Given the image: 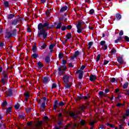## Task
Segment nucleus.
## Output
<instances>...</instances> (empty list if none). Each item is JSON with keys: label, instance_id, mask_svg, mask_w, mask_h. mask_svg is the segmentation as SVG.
Instances as JSON below:
<instances>
[{"label": "nucleus", "instance_id": "3", "mask_svg": "<svg viewBox=\"0 0 129 129\" xmlns=\"http://www.w3.org/2000/svg\"><path fill=\"white\" fill-rule=\"evenodd\" d=\"M21 21H22V17H19L18 18L15 19L13 20L8 21V24L11 26H17V25H18V23Z\"/></svg>", "mask_w": 129, "mask_h": 129}, {"label": "nucleus", "instance_id": "30", "mask_svg": "<svg viewBox=\"0 0 129 129\" xmlns=\"http://www.w3.org/2000/svg\"><path fill=\"white\" fill-rule=\"evenodd\" d=\"M12 108H13V107H12V106L8 107L6 110V112L7 113H10V112H11Z\"/></svg>", "mask_w": 129, "mask_h": 129}, {"label": "nucleus", "instance_id": "18", "mask_svg": "<svg viewBox=\"0 0 129 129\" xmlns=\"http://www.w3.org/2000/svg\"><path fill=\"white\" fill-rule=\"evenodd\" d=\"M62 27V22H59L58 23H56V27H55L56 29L57 30H60Z\"/></svg>", "mask_w": 129, "mask_h": 129}, {"label": "nucleus", "instance_id": "60", "mask_svg": "<svg viewBox=\"0 0 129 129\" xmlns=\"http://www.w3.org/2000/svg\"><path fill=\"white\" fill-rule=\"evenodd\" d=\"M109 91H110V90H109V89H107V88H106L104 91L105 93H108V92H109Z\"/></svg>", "mask_w": 129, "mask_h": 129}, {"label": "nucleus", "instance_id": "58", "mask_svg": "<svg viewBox=\"0 0 129 129\" xmlns=\"http://www.w3.org/2000/svg\"><path fill=\"white\" fill-rule=\"evenodd\" d=\"M85 67H86V66L85 65H83L81 67V70H84V69H85Z\"/></svg>", "mask_w": 129, "mask_h": 129}, {"label": "nucleus", "instance_id": "6", "mask_svg": "<svg viewBox=\"0 0 129 129\" xmlns=\"http://www.w3.org/2000/svg\"><path fill=\"white\" fill-rule=\"evenodd\" d=\"M82 25V22H79L78 23V25H77V33H78L79 34H80V33H81L83 30V29H84L82 28V27L81 26Z\"/></svg>", "mask_w": 129, "mask_h": 129}, {"label": "nucleus", "instance_id": "37", "mask_svg": "<svg viewBox=\"0 0 129 129\" xmlns=\"http://www.w3.org/2000/svg\"><path fill=\"white\" fill-rule=\"evenodd\" d=\"M111 54H115V53H116V49L114 48H112L111 50Z\"/></svg>", "mask_w": 129, "mask_h": 129}, {"label": "nucleus", "instance_id": "16", "mask_svg": "<svg viewBox=\"0 0 129 129\" xmlns=\"http://www.w3.org/2000/svg\"><path fill=\"white\" fill-rule=\"evenodd\" d=\"M6 94H7L8 96H12V95H13V90H12V89H9L6 92Z\"/></svg>", "mask_w": 129, "mask_h": 129}, {"label": "nucleus", "instance_id": "57", "mask_svg": "<svg viewBox=\"0 0 129 129\" xmlns=\"http://www.w3.org/2000/svg\"><path fill=\"white\" fill-rule=\"evenodd\" d=\"M124 39L126 40V42H129V37L127 36H125Z\"/></svg>", "mask_w": 129, "mask_h": 129}, {"label": "nucleus", "instance_id": "47", "mask_svg": "<svg viewBox=\"0 0 129 129\" xmlns=\"http://www.w3.org/2000/svg\"><path fill=\"white\" fill-rule=\"evenodd\" d=\"M100 57H101V55L100 54H98L97 56V59H96V62H98L99 60H100Z\"/></svg>", "mask_w": 129, "mask_h": 129}, {"label": "nucleus", "instance_id": "61", "mask_svg": "<svg viewBox=\"0 0 129 129\" xmlns=\"http://www.w3.org/2000/svg\"><path fill=\"white\" fill-rule=\"evenodd\" d=\"M66 63H67V60H66L65 59H63L62 61V65H65V64H66Z\"/></svg>", "mask_w": 129, "mask_h": 129}, {"label": "nucleus", "instance_id": "64", "mask_svg": "<svg viewBox=\"0 0 129 129\" xmlns=\"http://www.w3.org/2000/svg\"><path fill=\"white\" fill-rule=\"evenodd\" d=\"M38 125L39 126H42V121H39V122H38Z\"/></svg>", "mask_w": 129, "mask_h": 129}, {"label": "nucleus", "instance_id": "15", "mask_svg": "<svg viewBox=\"0 0 129 129\" xmlns=\"http://www.w3.org/2000/svg\"><path fill=\"white\" fill-rule=\"evenodd\" d=\"M49 82V77H44L43 79V82L44 84H48V82Z\"/></svg>", "mask_w": 129, "mask_h": 129}, {"label": "nucleus", "instance_id": "28", "mask_svg": "<svg viewBox=\"0 0 129 129\" xmlns=\"http://www.w3.org/2000/svg\"><path fill=\"white\" fill-rule=\"evenodd\" d=\"M50 61H51V59L50 58V57L49 56H47L45 57L46 63H50Z\"/></svg>", "mask_w": 129, "mask_h": 129}, {"label": "nucleus", "instance_id": "38", "mask_svg": "<svg viewBox=\"0 0 129 129\" xmlns=\"http://www.w3.org/2000/svg\"><path fill=\"white\" fill-rule=\"evenodd\" d=\"M106 125H108L109 126H110V127H111V128H114V124H110L109 123H107L106 124Z\"/></svg>", "mask_w": 129, "mask_h": 129}, {"label": "nucleus", "instance_id": "20", "mask_svg": "<svg viewBox=\"0 0 129 129\" xmlns=\"http://www.w3.org/2000/svg\"><path fill=\"white\" fill-rule=\"evenodd\" d=\"M68 9V7L67 6L62 7L60 10V12L63 13V12H65V11H67Z\"/></svg>", "mask_w": 129, "mask_h": 129}, {"label": "nucleus", "instance_id": "4", "mask_svg": "<svg viewBox=\"0 0 129 129\" xmlns=\"http://www.w3.org/2000/svg\"><path fill=\"white\" fill-rule=\"evenodd\" d=\"M2 75L3 76L1 77L2 80L1 82L3 84L5 85L7 82H8V80H9V77H8V74L5 73L4 72L2 73Z\"/></svg>", "mask_w": 129, "mask_h": 129}, {"label": "nucleus", "instance_id": "54", "mask_svg": "<svg viewBox=\"0 0 129 129\" xmlns=\"http://www.w3.org/2000/svg\"><path fill=\"white\" fill-rule=\"evenodd\" d=\"M72 29V25H68L67 26V30H71Z\"/></svg>", "mask_w": 129, "mask_h": 129}, {"label": "nucleus", "instance_id": "29", "mask_svg": "<svg viewBox=\"0 0 129 129\" xmlns=\"http://www.w3.org/2000/svg\"><path fill=\"white\" fill-rule=\"evenodd\" d=\"M7 105H8V102L6 101H5L2 103L1 106L2 107H5L7 106Z\"/></svg>", "mask_w": 129, "mask_h": 129}, {"label": "nucleus", "instance_id": "12", "mask_svg": "<svg viewBox=\"0 0 129 129\" xmlns=\"http://www.w3.org/2000/svg\"><path fill=\"white\" fill-rule=\"evenodd\" d=\"M58 106H59V103L58 102V100H56L54 101V103L53 104V109H54V110H56V109H57V108L58 107Z\"/></svg>", "mask_w": 129, "mask_h": 129}, {"label": "nucleus", "instance_id": "51", "mask_svg": "<svg viewBox=\"0 0 129 129\" xmlns=\"http://www.w3.org/2000/svg\"><path fill=\"white\" fill-rule=\"evenodd\" d=\"M26 112H30V111H32V108H27L25 109Z\"/></svg>", "mask_w": 129, "mask_h": 129}, {"label": "nucleus", "instance_id": "50", "mask_svg": "<svg viewBox=\"0 0 129 129\" xmlns=\"http://www.w3.org/2000/svg\"><path fill=\"white\" fill-rule=\"evenodd\" d=\"M18 116L19 118H24L25 117V114H19Z\"/></svg>", "mask_w": 129, "mask_h": 129}, {"label": "nucleus", "instance_id": "8", "mask_svg": "<svg viewBox=\"0 0 129 129\" xmlns=\"http://www.w3.org/2000/svg\"><path fill=\"white\" fill-rule=\"evenodd\" d=\"M70 116H71V117H73L74 119H77L78 117H79V116H78V113H74V112H71L69 113Z\"/></svg>", "mask_w": 129, "mask_h": 129}, {"label": "nucleus", "instance_id": "24", "mask_svg": "<svg viewBox=\"0 0 129 129\" xmlns=\"http://www.w3.org/2000/svg\"><path fill=\"white\" fill-rule=\"evenodd\" d=\"M128 87V82L125 83L122 86L123 89H126V88H127Z\"/></svg>", "mask_w": 129, "mask_h": 129}, {"label": "nucleus", "instance_id": "45", "mask_svg": "<svg viewBox=\"0 0 129 129\" xmlns=\"http://www.w3.org/2000/svg\"><path fill=\"white\" fill-rule=\"evenodd\" d=\"M59 106H64V105H65V104L64 103V102H63V101H60L59 103H58Z\"/></svg>", "mask_w": 129, "mask_h": 129}, {"label": "nucleus", "instance_id": "13", "mask_svg": "<svg viewBox=\"0 0 129 129\" xmlns=\"http://www.w3.org/2000/svg\"><path fill=\"white\" fill-rule=\"evenodd\" d=\"M123 38V37H122V36L118 37L117 38V39L115 40L114 43L115 44H117V43H119V42H120V41H122V42H123V39H122Z\"/></svg>", "mask_w": 129, "mask_h": 129}, {"label": "nucleus", "instance_id": "7", "mask_svg": "<svg viewBox=\"0 0 129 129\" xmlns=\"http://www.w3.org/2000/svg\"><path fill=\"white\" fill-rule=\"evenodd\" d=\"M123 55H122L120 56H118L117 58V61L120 64V65H122V64H124V61L123 60Z\"/></svg>", "mask_w": 129, "mask_h": 129}, {"label": "nucleus", "instance_id": "44", "mask_svg": "<svg viewBox=\"0 0 129 129\" xmlns=\"http://www.w3.org/2000/svg\"><path fill=\"white\" fill-rule=\"evenodd\" d=\"M124 115H126V117L129 116V109L125 110V113Z\"/></svg>", "mask_w": 129, "mask_h": 129}, {"label": "nucleus", "instance_id": "52", "mask_svg": "<svg viewBox=\"0 0 129 129\" xmlns=\"http://www.w3.org/2000/svg\"><path fill=\"white\" fill-rule=\"evenodd\" d=\"M124 91H125V95H128L129 96V89L128 90H124Z\"/></svg>", "mask_w": 129, "mask_h": 129}, {"label": "nucleus", "instance_id": "56", "mask_svg": "<svg viewBox=\"0 0 129 129\" xmlns=\"http://www.w3.org/2000/svg\"><path fill=\"white\" fill-rule=\"evenodd\" d=\"M108 63H109V61L104 60L103 65H107V64H108Z\"/></svg>", "mask_w": 129, "mask_h": 129}, {"label": "nucleus", "instance_id": "25", "mask_svg": "<svg viewBox=\"0 0 129 129\" xmlns=\"http://www.w3.org/2000/svg\"><path fill=\"white\" fill-rule=\"evenodd\" d=\"M115 17L116 20H117L118 21H119V20L121 19V15H120V14H116L115 15Z\"/></svg>", "mask_w": 129, "mask_h": 129}, {"label": "nucleus", "instance_id": "41", "mask_svg": "<svg viewBox=\"0 0 129 129\" xmlns=\"http://www.w3.org/2000/svg\"><path fill=\"white\" fill-rule=\"evenodd\" d=\"M54 47H55V44H50L49 45V49L50 50H53V48H54Z\"/></svg>", "mask_w": 129, "mask_h": 129}, {"label": "nucleus", "instance_id": "21", "mask_svg": "<svg viewBox=\"0 0 129 129\" xmlns=\"http://www.w3.org/2000/svg\"><path fill=\"white\" fill-rule=\"evenodd\" d=\"M66 38H67L68 40H70V39H71V38H72V34L71 33H68L67 34Z\"/></svg>", "mask_w": 129, "mask_h": 129}, {"label": "nucleus", "instance_id": "59", "mask_svg": "<svg viewBox=\"0 0 129 129\" xmlns=\"http://www.w3.org/2000/svg\"><path fill=\"white\" fill-rule=\"evenodd\" d=\"M80 109L82 110V111H84V109H85V106H81Z\"/></svg>", "mask_w": 129, "mask_h": 129}, {"label": "nucleus", "instance_id": "5", "mask_svg": "<svg viewBox=\"0 0 129 129\" xmlns=\"http://www.w3.org/2000/svg\"><path fill=\"white\" fill-rule=\"evenodd\" d=\"M63 67L64 68L63 70L62 69L61 66H59L57 68V70L58 71V75H59V76H61V75H62V74H63V73L65 72V71L66 70V69H67V68L66 67V66H64Z\"/></svg>", "mask_w": 129, "mask_h": 129}, {"label": "nucleus", "instance_id": "39", "mask_svg": "<svg viewBox=\"0 0 129 129\" xmlns=\"http://www.w3.org/2000/svg\"><path fill=\"white\" fill-rule=\"evenodd\" d=\"M83 98L85 100H87V99H88L89 98H90V96H89V95H87V96H83Z\"/></svg>", "mask_w": 129, "mask_h": 129}, {"label": "nucleus", "instance_id": "63", "mask_svg": "<svg viewBox=\"0 0 129 129\" xmlns=\"http://www.w3.org/2000/svg\"><path fill=\"white\" fill-rule=\"evenodd\" d=\"M24 95L26 97H30V95L29 94V93H26L25 94H24Z\"/></svg>", "mask_w": 129, "mask_h": 129}, {"label": "nucleus", "instance_id": "36", "mask_svg": "<svg viewBox=\"0 0 129 129\" xmlns=\"http://www.w3.org/2000/svg\"><path fill=\"white\" fill-rule=\"evenodd\" d=\"M47 47V44L45 43H43L42 45L41 46V49H46V48Z\"/></svg>", "mask_w": 129, "mask_h": 129}, {"label": "nucleus", "instance_id": "53", "mask_svg": "<svg viewBox=\"0 0 129 129\" xmlns=\"http://www.w3.org/2000/svg\"><path fill=\"white\" fill-rule=\"evenodd\" d=\"M77 98L78 100H80V99H82V98H83V96H82L81 94H80V95L78 96Z\"/></svg>", "mask_w": 129, "mask_h": 129}, {"label": "nucleus", "instance_id": "48", "mask_svg": "<svg viewBox=\"0 0 129 129\" xmlns=\"http://www.w3.org/2000/svg\"><path fill=\"white\" fill-rule=\"evenodd\" d=\"M5 46V43L4 42L1 41L0 42V48H4V46Z\"/></svg>", "mask_w": 129, "mask_h": 129}, {"label": "nucleus", "instance_id": "49", "mask_svg": "<svg viewBox=\"0 0 129 129\" xmlns=\"http://www.w3.org/2000/svg\"><path fill=\"white\" fill-rule=\"evenodd\" d=\"M110 82H112V83H113L114 82H116V83H117V82H116V81L115 80V78H112L111 79V80H110Z\"/></svg>", "mask_w": 129, "mask_h": 129}, {"label": "nucleus", "instance_id": "9", "mask_svg": "<svg viewBox=\"0 0 129 129\" xmlns=\"http://www.w3.org/2000/svg\"><path fill=\"white\" fill-rule=\"evenodd\" d=\"M76 73V74H79V79L81 80L83 78V71L81 70H78Z\"/></svg>", "mask_w": 129, "mask_h": 129}, {"label": "nucleus", "instance_id": "55", "mask_svg": "<svg viewBox=\"0 0 129 129\" xmlns=\"http://www.w3.org/2000/svg\"><path fill=\"white\" fill-rule=\"evenodd\" d=\"M93 14H94V10H93V9L90 10L89 14L90 15H93Z\"/></svg>", "mask_w": 129, "mask_h": 129}, {"label": "nucleus", "instance_id": "42", "mask_svg": "<svg viewBox=\"0 0 129 129\" xmlns=\"http://www.w3.org/2000/svg\"><path fill=\"white\" fill-rule=\"evenodd\" d=\"M54 88H57V84L56 83L52 84L51 86V89H54Z\"/></svg>", "mask_w": 129, "mask_h": 129}, {"label": "nucleus", "instance_id": "10", "mask_svg": "<svg viewBox=\"0 0 129 129\" xmlns=\"http://www.w3.org/2000/svg\"><path fill=\"white\" fill-rule=\"evenodd\" d=\"M70 78V77H69V76H67V75L63 76V80L64 83H69Z\"/></svg>", "mask_w": 129, "mask_h": 129}, {"label": "nucleus", "instance_id": "43", "mask_svg": "<svg viewBox=\"0 0 129 129\" xmlns=\"http://www.w3.org/2000/svg\"><path fill=\"white\" fill-rule=\"evenodd\" d=\"M41 107L42 108H45L46 107V103L45 102H43L41 103Z\"/></svg>", "mask_w": 129, "mask_h": 129}, {"label": "nucleus", "instance_id": "23", "mask_svg": "<svg viewBox=\"0 0 129 129\" xmlns=\"http://www.w3.org/2000/svg\"><path fill=\"white\" fill-rule=\"evenodd\" d=\"M81 54V52H80L79 51L77 50L75 52L74 55H75V57L77 58V57H78L79 55H80Z\"/></svg>", "mask_w": 129, "mask_h": 129}, {"label": "nucleus", "instance_id": "35", "mask_svg": "<svg viewBox=\"0 0 129 129\" xmlns=\"http://www.w3.org/2000/svg\"><path fill=\"white\" fill-rule=\"evenodd\" d=\"M89 47H88V49L89 50L90 49H91V47L92 45H93V42L90 41L88 43Z\"/></svg>", "mask_w": 129, "mask_h": 129}, {"label": "nucleus", "instance_id": "17", "mask_svg": "<svg viewBox=\"0 0 129 129\" xmlns=\"http://www.w3.org/2000/svg\"><path fill=\"white\" fill-rule=\"evenodd\" d=\"M95 80H96V76L93 75H91L90 77V81L93 82V81H95Z\"/></svg>", "mask_w": 129, "mask_h": 129}, {"label": "nucleus", "instance_id": "2", "mask_svg": "<svg viewBox=\"0 0 129 129\" xmlns=\"http://www.w3.org/2000/svg\"><path fill=\"white\" fill-rule=\"evenodd\" d=\"M17 33L18 30L17 29H14L11 31L7 30L5 33V38L6 39H11L12 37H16Z\"/></svg>", "mask_w": 129, "mask_h": 129}, {"label": "nucleus", "instance_id": "32", "mask_svg": "<svg viewBox=\"0 0 129 129\" xmlns=\"http://www.w3.org/2000/svg\"><path fill=\"white\" fill-rule=\"evenodd\" d=\"M20 106L21 105L19 104V103H17L14 106V108H15V109H19Z\"/></svg>", "mask_w": 129, "mask_h": 129}, {"label": "nucleus", "instance_id": "27", "mask_svg": "<svg viewBox=\"0 0 129 129\" xmlns=\"http://www.w3.org/2000/svg\"><path fill=\"white\" fill-rule=\"evenodd\" d=\"M4 5L6 8H9L10 7V4H9V2L5 1L4 3Z\"/></svg>", "mask_w": 129, "mask_h": 129}, {"label": "nucleus", "instance_id": "31", "mask_svg": "<svg viewBox=\"0 0 129 129\" xmlns=\"http://www.w3.org/2000/svg\"><path fill=\"white\" fill-rule=\"evenodd\" d=\"M80 123L81 125L83 126L84 125H85V124H86V121H85V120H82L80 121Z\"/></svg>", "mask_w": 129, "mask_h": 129}, {"label": "nucleus", "instance_id": "26", "mask_svg": "<svg viewBox=\"0 0 129 129\" xmlns=\"http://www.w3.org/2000/svg\"><path fill=\"white\" fill-rule=\"evenodd\" d=\"M32 51L33 53H36V52H37V46L36 45V44H34L33 46Z\"/></svg>", "mask_w": 129, "mask_h": 129}, {"label": "nucleus", "instance_id": "22", "mask_svg": "<svg viewBox=\"0 0 129 129\" xmlns=\"http://www.w3.org/2000/svg\"><path fill=\"white\" fill-rule=\"evenodd\" d=\"M31 57L33 59H37V58H38V57H39V54H38V53H33L31 55Z\"/></svg>", "mask_w": 129, "mask_h": 129}, {"label": "nucleus", "instance_id": "11", "mask_svg": "<svg viewBox=\"0 0 129 129\" xmlns=\"http://www.w3.org/2000/svg\"><path fill=\"white\" fill-rule=\"evenodd\" d=\"M64 84H66L64 85V89H70V88H71V86H72V83H68Z\"/></svg>", "mask_w": 129, "mask_h": 129}, {"label": "nucleus", "instance_id": "46", "mask_svg": "<svg viewBox=\"0 0 129 129\" xmlns=\"http://www.w3.org/2000/svg\"><path fill=\"white\" fill-rule=\"evenodd\" d=\"M100 45L101 46H104V45H105V41H104V40L101 41L100 42Z\"/></svg>", "mask_w": 129, "mask_h": 129}, {"label": "nucleus", "instance_id": "33", "mask_svg": "<svg viewBox=\"0 0 129 129\" xmlns=\"http://www.w3.org/2000/svg\"><path fill=\"white\" fill-rule=\"evenodd\" d=\"M99 95L100 97H103V96H104L105 94H104V92H103V91H100L99 92Z\"/></svg>", "mask_w": 129, "mask_h": 129}, {"label": "nucleus", "instance_id": "19", "mask_svg": "<svg viewBox=\"0 0 129 129\" xmlns=\"http://www.w3.org/2000/svg\"><path fill=\"white\" fill-rule=\"evenodd\" d=\"M37 65L38 66V69H41V68H43V67H44V65H43V63L41 61H38L37 63Z\"/></svg>", "mask_w": 129, "mask_h": 129}, {"label": "nucleus", "instance_id": "14", "mask_svg": "<svg viewBox=\"0 0 129 129\" xmlns=\"http://www.w3.org/2000/svg\"><path fill=\"white\" fill-rule=\"evenodd\" d=\"M14 18H15V14H8L7 16V18L9 20H12Z\"/></svg>", "mask_w": 129, "mask_h": 129}, {"label": "nucleus", "instance_id": "1", "mask_svg": "<svg viewBox=\"0 0 129 129\" xmlns=\"http://www.w3.org/2000/svg\"><path fill=\"white\" fill-rule=\"evenodd\" d=\"M53 24L54 25H50L49 22L47 21L43 24L41 23L38 24L37 27L38 30L37 33L38 37H39L40 38L42 36L43 39H46L48 36V33H47L44 28H47V29H53V28H55V26L57 25V22H55Z\"/></svg>", "mask_w": 129, "mask_h": 129}, {"label": "nucleus", "instance_id": "34", "mask_svg": "<svg viewBox=\"0 0 129 129\" xmlns=\"http://www.w3.org/2000/svg\"><path fill=\"white\" fill-rule=\"evenodd\" d=\"M61 31H62L63 32H64V31H66V30H67V26L63 25L61 26V28H60Z\"/></svg>", "mask_w": 129, "mask_h": 129}, {"label": "nucleus", "instance_id": "40", "mask_svg": "<svg viewBox=\"0 0 129 129\" xmlns=\"http://www.w3.org/2000/svg\"><path fill=\"white\" fill-rule=\"evenodd\" d=\"M64 56V54L63 53H60L58 54V58L59 59H62L63 56Z\"/></svg>", "mask_w": 129, "mask_h": 129}, {"label": "nucleus", "instance_id": "62", "mask_svg": "<svg viewBox=\"0 0 129 129\" xmlns=\"http://www.w3.org/2000/svg\"><path fill=\"white\" fill-rule=\"evenodd\" d=\"M123 35V31L121 30L119 33V36H122Z\"/></svg>", "mask_w": 129, "mask_h": 129}]
</instances>
